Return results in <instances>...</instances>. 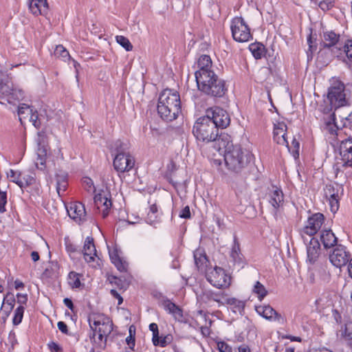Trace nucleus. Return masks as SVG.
<instances>
[{"label": "nucleus", "instance_id": "ea45409f", "mask_svg": "<svg viewBox=\"0 0 352 352\" xmlns=\"http://www.w3.org/2000/svg\"><path fill=\"white\" fill-rule=\"evenodd\" d=\"M24 311L25 307L23 305H19L14 310V316L12 318V323L14 325H18L21 322L23 317Z\"/></svg>", "mask_w": 352, "mask_h": 352}, {"label": "nucleus", "instance_id": "4468645a", "mask_svg": "<svg viewBox=\"0 0 352 352\" xmlns=\"http://www.w3.org/2000/svg\"><path fill=\"white\" fill-rule=\"evenodd\" d=\"M0 92L6 98L9 104H15L24 98V93L22 89L16 87H10L9 85L3 83L1 80Z\"/></svg>", "mask_w": 352, "mask_h": 352}, {"label": "nucleus", "instance_id": "7c9ffc66", "mask_svg": "<svg viewBox=\"0 0 352 352\" xmlns=\"http://www.w3.org/2000/svg\"><path fill=\"white\" fill-rule=\"evenodd\" d=\"M47 151L45 147L41 146L38 143V148L37 151V157L36 159L35 165L38 169L41 170L45 168Z\"/></svg>", "mask_w": 352, "mask_h": 352}, {"label": "nucleus", "instance_id": "603ef678", "mask_svg": "<svg viewBox=\"0 0 352 352\" xmlns=\"http://www.w3.org/2000/svg\"><path fill=\"white\" fill-rule=\"evenodd\" d=\"M55 54L60 55L63 58H65L69 56V52L63 45H58L55 50Z\"/></svg>", "mask_w": 352, "mask_h": 352}, {"label": "nucleus", "instance_id": "9d476101", "mask_svg": "<svg viewBox=\"0 0 352 352\" xmlns=\"http://www.w3.org/2000/svg\"><path fill=\"white\" fill-rule=\"evenodd\" d=\"M333 166L336 177L342 167L352 166V140H342L340 145V158Z\"/></svg>", "mask_w": 352, "mask_h": 352}, {"label": "nucleus", "instance_id": "6ab92c4d", "mask_svg": "<svg viewBox=\"0 0 352 352\" xmlns=\"http://www.w3.org/2000/svg\"><path fill=\"white\" fill-rule=\"evenodd\" d=\"M255 310L259 316L269 321L278 322L279 324H283L285 322L284 318L270 305L256 306Z\"/></svg>", "mask_w": 352, "mask_h": 352}, {"label": "nucleus", "instance_id": "c85d7f7f", "mask_svg": "<svg viewBox=\"0 0 352 352\" xmlns=\"http://www.w3.org/2000/svg\"><path fill=\"white\" fill-rule=\"evenodd\" d=\"M109 254L112 263L114 264L120 272L126 270L127 263L120 256L119 251L116 248L109 249Z\"/></svg>", "mask_w": 352, "mask_h": 352}, {"label": "nucleus", "instance_id": "680f3d73", "mask_svg": "<svg viewBox=\"0 0 352 352\" xmlns=\"http://www.w3.org/2000/svg\"><path fill=\"white\" fill-rule=\"evenodd\" d=\"M16 298L18 303L20 304V305H24L26 304L28 301V295L27 294H16Z\"/></svg>", "mask_w": 352, "mask_h": 352}, {"label": "nucleus", "instance_id": "49530a36", "mask_svg": "<svg viewBox=\"0 0 352 352\" xmlns=\"http://www.w3.org/2000/svg\"><path fill=\"white\" fill-rule=\"evenodd\" d=\"M160 221V214H154L148 212L147 217L146 218V221L147 223L155 226L157 223H158Z\"/></svg>", "mask_w": 352, "mask_h": 352}, {"label": "nucleus", "instance_id": "864d4df0", "mask_svg": "<svg viewBox=\"0 0 352 352\" xmlns=\"http://www.w3.org/2000/svg\"><path fill=\"white\" fill-rule=\"evenodd\" d=\"M344 52L349 59H352V40H348L344 44Z\"/></svg>", "mask_w": 352, "mask_h": 352}, {"label": "nucleus", "instance_id": "393cba45", "mask_svg": "<svg viewBox=\"0 0 352 352\" xmlns=\"http://www.w3.org/2000/svg\"><path fill=\"white\" fill-rule=\"evenodd\" d=\"M198 70L195 72V76L199 77L201 75L214 72L212 69V60L209 56L201 55L197 60Z\"/></svg>", "mask_w": 352, "mask_h": 352}, {"label": "nucleus", "instance_id": "aec40b11", "mask_svg": "<svg viewBox=\"0 0 352 352\" xmlns=\"http://www.w3.org/2000/svg\"><path fill=\"white\" fill-rule=\"evenodd\" d=\"M305 243L307 245V261L309 263L314 264L316 262L320 256V243L318 241V239L316 237L310 238L309 243H307L306 242Z\"/></svg>", "mask_w": 352, "mask_h": 352}, {"label": "nucleus", "instance_id": "e2e57ef3", "mask_svg": "<svg viewBox=\"0 0 352 352\" xmlns=\"http://www.w3.org/2000/svg\"><path fill=\"white\" fill-rule=\"evenodd\" d=\"M126 342L128 344V346H129V348L133 350L134 346H135V336H128L126 338Z\"/></svg>", "mask_w": 352, "mask_h": 352}, {"label": "nucleus", "instance_id": "de8ad7c7", "mask_svg": "<svg viewBox=\"0 0 352 352\" xmlns=\"http://www.w3.org/2000/svg\"><path fill=\"white\" fill-rule=\"evenodd\" d=\"M28 118H29L30 122H31L36 128L38 129L40 127L41 122L38 120V116L36 111H34L32 109V112L29 114Z\"/></svg>", "mask_w": 352, "mask_h": 352}, {"label": "nucleus", "instance_id": "bf43d9fd", "mask_svg": "<svg viewBox=\"0 0 352 352\" xmlns=\"http://www.w3.org/2000/svg\"><path fill=\"white\" fill-rule=\"evenodd\" d=\"M283 339L289 340L291 342H301L302 338L300 336H295L290 334H284L281 336Z\"/></svg>", "mask_w": 352, "mask_h": 352}, {"label": "nucleus", "instance_id": "09e8293b", "mask_svg": "<svg viewBox=\"0 0 352 352\" xmlns=\"http://www.w3.org/2000/svg\"><path fill=\"white\" fill-rule=\"evenodd\" d=\"M7 203V195L6 192L0 190V212L6 211V204Z\"/></svg>", "mask_w": 352, "mask_h": 352}, {"label": "nucleus", "instance_id": "13d9d810", "mask_svg": "<svg viewBox=\"0 0 352 352\" xmlns=\"http://www.w3.org/2000/svg\"><path fill=\"white\" fill-rule=\"evenodd\" d=\"M180 218L189 219L190 218V210L188 206H185L179 214Z\"/></svg>", "mask_w": 352, "mask_h": 352}, {"label": "nucleus", "instance_id": "c03bdc74", "mask_svg": "<svg viewBox=\"0 0 352 352\" xmlns=\"http://www.w3.org/2000/svg\"><path fill=\"white\" fill-rule=\"evenodd\" d=\"M65 248L72 258H74L76 254H80L78 247L71 243L69 241L65 239Z\"/></svg>", "mask_w": 352, "mask_h": 352}, {"label": "nucleus", "instance_id": "412c9836", "mask_svg": "<svg viewBox=\"0 0 352 352\" xmlns=\"http://www.w3.org/2000/svg\"><path fill=\"white\" fill-rule=\"evenodd\" d=\"M82 254L85 261L87 263H94L96 258H98L96 246L94 243V239L90 236H87L85 239Z\"/></svg>", "mask_w": 352, "mask_h": 352}, {"label": "nucleus", "instance_id": "3c124183", "mask_svg": "<svg viewBox=\"0 0 352 352\" xmlns=\"http://www.w3.org/2000/svg\"><path fill=\"white\" fill-rule=\"evenodd\" d=\"M307 317L300 312H296L294 317V322L296 324H302L303 325L304 321L307 320Z\"/></svg>", "mask_w": 352, "mask_h": 352}, {"label": "nucleus", "instance_id": "c756f323", "mask_svg": "<svg viewBox=\"0 0 352 352\" xmlns=\"http://www.w3.org/2000/svg\"><path fill=\"white\" fill-rule=\"evenodd\" d=\"M226 303L234 314L242 315L245 306V301L235 298H228Z\"/></svg>", "mask_w": 352, "mask_h": 352}, {"label": "nucleus", "instance_id": "1a4fd4ad", "mask_svg": "<svg viewBox=\"0 0 352 352\" xmlns=\"http://www.w3.org/2000/svg\"><path fill=\"white\" fill-rule=\"evenodd\" d=\"M91 331L110 335L113 331V322L107 316L102 314H93L89 318Z\"/></svg>", "mask_w": 352, "mask_h": 352}, {"label": "nucleus", "instance_id": "f03ea898", "mask_svg": "<svg viewBox=\"0 0 352 352\" xmlns=\"http://www.w3.org/2000/svg\"><path fill=\"white\" fill-rule=\"evenodd\" d=\"M157 113L166 121L176 119L181 113L179 94L171 89H164L160 94L157 103Z\"/></svg>", "mask_w": 352, "mask_h": 352}, {"label": "nucleus", "instance_id": "a18cd8bd", "mask_svg": "<svg viewBox=\"0 0 352 352\" xmlns=\"http://www.w3.org/2000/svg\"><path fill=\"white\" fill-rule=\"evenodd\" d=\"M82 184L85 190L88 192L93 193L96 191V188L92 179L88 177H85L82 179Z\"/></svg>", "mask_w": 352, "mask_h": 352}, {"label": "nucleus", "instance_id": "a878e982", "mask_svg": "<svg viewBox=\"0 0 352 352\" xmlns=\"http://www.w3.org/2000/svg\"><path fill=\"white\" fill-rule=\"evenodd\" d=\"M319 236L321 244L325 249L334 247L338 242V238L331 229L322 230Z\"/></svg>", "mask_w": 352, "mask_h": 352}, {"label": "nucleus", "instance_id": "338daca9", "mask_svg": "<svg viewBox=\"0 0 352 352\" xmlns=\"http://www.w3.org/2000/svg\"><path fill=\"white\" fill-rule=\"evenodd\" d=\"M149 330L152 331L153 335L159 333L157 324L154 322L149 324Z\"/></svg>", "mask_w": 352, "mask_h": 352}, {"label": "nucleus", "instance_id": "4c0bfd02", "mask_svg": "<svg viewBox=\"0 0 352 352\" xmlns=\"http://www.w3.org/2000/svg\"><path fill=\"white\" fill-rule=\"evenodd\" d=\"M32 112V107L26 104H21L18 107V115L20 122L22 123L23 120L28 118L29 114Z\"/></svg>", "mask_w": 352, "mask_h": 352}, {"label": "nucleus", "instance_id": "f8f14e48", "mask_svg": "<svg viewBox=\"0 0 352 352\" xmlns=\"http://www.w3.org/2000/svg\"><path fill=\"white\" fill-rule=\"evenodd\" d=\"M206 113V116H209L215 127L218 129L219 128H226L230 124V119L229 115L221 108H211L207 111Z\"/></svg>", "mask_w": 352, "mask_h": 352}, {"label": "nucleus", "instance_id": "f257e3e1", "mask_svg": "<svg viewBox=\"0 0 352 352\" xmlns=\"http://www.w3.org/2000/svg\"><path fill=\"white\" fill-rule=\"evenodd\" d=\"M214 149L223 155L228 170L234 173L241 172L252 160L248 151H243L238 145H234L228 135H221L217 141Z\"/></svg>", "mask_w": 352, "mask_h": 352}, {"label": "nucleus", "instance_id": "4d7b16f0", "mask_svg": "<svg viewBox=\"0 0 352 352\" xmlns=\"http://www.w3.org/2000/svg\"><path fill=\"white\" fill-rule=\"evenodd\" d=\"M217 348L219 352H232L231 347L223 342H218Z\"/></svg>", "mask_w": 352, "mask_h": 352}, {"label": "nucleus", "instance_id": "8fccbe9b", "mask_svg": "<svg viewBox=\"0 0 352 352\" xmlns=\"http://www.w3.org/2000/svg\"><path fill=\"white\" fill-rule=\"evenodd\" d=\"M334 2L331 0H324L320 2L319 7L324 11L329 10L333 7Z\"/></svg>", "mask_w": 352, "mask_h": 352}, {"label": "nucleus", "instance_id": "ddd939ff", "mask_svg": "<svg viewBox=\"0 0 352 352\" xmlns=\"http://www.w3.org/2000/svg\"><path fill=\"white\" fill-rule=\"evenodd\" d=\"M351 254L346 248L342 245H337L329 255L331 263L336 267L340 268L349 263Z\"/></svg>", "mask_w": 352, "mask_h": 352}, {"label": "nucleus", "instance_id": "2eb2a0df", "mask_svg": "<svg viewBox=\"0 0 352 352\" xmlns=\"http://www.w3.org/2000/svg\"><path fill=\"white\" fill-rule=\"evenodd\" d=\"M134 165V158L128 153H119L113 160L114 168L119 173L129 172Z\"/></svg>", "mask_w": 352, "mask_h": 352}, {"label": "nucleus", "instance_id": "052dcab7", "mask_svg": "<svg viewBox=\"0 0 352 352\" xmlns=\"http://www.w3.org/2000/svg\"><path fill=\"white\" fill-rule=\"evenodd\" d=\"M17 173L14 171L13 170H10L9 173H8V177L10 178V179L13 182L21 186L22 182L19 181L16 178Z\"/></svg>", "mask_w": 352, "mask_h": 352}, {"label": "nucleus", "instance_id": "0eeeda50", "mask_svg": "<svg viewBox=\"0 0 352 352\" xmlns=\"http://www.w3.org/2000/svg\"><path fill=\"white\" fill-rule=\"evenodd\" d=\"M207 280L219 289L228 288L231 283V276L226 271L219 267L210 269L206 273Z\"/></svg>", "mask_w": 352, "mask_h": 352}, {"label": "nucleus", "instance_id": "58836bf2", "mask_svg": "<svg viewBox=\"0 0 352 352\" xmlns=\"http://www.w3.org/2000/svg\"><path fill=\"white\" fill-rule=\"evenodd\" d=\"M331 299L329 298V295L322 294L320 298L316 300L317 309L319 310L323 309L325 307L331 305Z\"/></svg>", "mask_w": 352, "mask_h": 352}, {"label": "nucleus", "instance_id": "bb28decb", "mask_svg": "<svg viewBox=\"0 0 352 352\" xmlns=\"http://www.w3.org/2000/svg\"><path fill=\"white\" fill-rule=\"evenodd\" d=\"M230 255L234 263L239 265L244 264L245 258L241 253L239 242L235 236H234Z\"/></svg>", "mask_w": 352, "mask_h": 352}, {"label": "nucleus", "instance_id": "a211bd4d", "mask_svg": "<svg viewBox=\"0 0 352 352\" xmlns=\"http://www.w3.org/2000/svg\"><path fill=\"white\" fill-rule=\"evenodd\" d=\"M94 204L97 208L102 211V215L105 218L108 215L111 206L109 193L104 190L99 191L94 196Z\"/></svg>", "mask_w": 352, "mask_h": 352}, {"label": "nucleus", "instance_id": "72a5a7b5", "mask_svg": "<svg viewBox=\"0 0 352 352\" xmlns=\"http://www.w3.org/2000/svg\"><path fill=\"white\" fill-rule=\"evenodd\" d=\"M252 292L256 296L260 302H261L268 294L265 286L259 281L255 282L252 287Z\"/></svg>", "mask_w": 352, "mask_h": 352}, {"label": "nucleus", "instance_id": "2f4dec72", "mask_svg": "<svg viewBox=\"0 0 352 352\" xmlns=\"http://www.w3.org/2000/svg\"><path fill=\"white\" fill-rule=\"evenodd\" d=\"M56 190L59 196L63 193L67 187V177L65 173H57L56 175Z\"/></svg>", "mask_w": 352, "mask_h": 352}, {"label": "nucleus", "instance_id": "4be33fe9", "mask_svg": "<svg viewBox=\"0 0 352 352\" xmlns=\"http://www.w3.org/2000/svg\"><path fill=\"white\" fill-rule=\"evenodd\" d=\"M287 125L283 122H279L274 124V140L278 144L289 146L288 141L286 138Z\"/></svg>", "mask_w": 352, "mask_h": 352}, {"label": "nucleus", "instance_id": "5701e85b", "mask_svg": "<svg viewBox=\"0 0 352 352\" xmlns=\"http://www.w3.org/2000/svg\"><path fill=\"white\" fill-rule=\"evenodd\" d=\"M162 305L164 310L170 314L175 320L179 322H183L184 320L183 310L174 302L168 299H165L162 301Z\"/></svg>", "mask_w": 352, "mask_h": 352}, {"label": "nucleus", "instance_id": "9b49d317", "mask_svg": "<svg viewBox=\"0 0 352 352\" xmlns=\"http://www.w3.org/2000/svg\"><path fill=\"white\" fill-rule=\"evenodd\" d=\"M324 197L329 203L330 210L336 213L340 206V200L343 195L344 189L339 184H328L324 189Z\"/></svg>", "mask_w": 352, "mask_h": 352}, {"label": "nucleus", "instance_id": "dca6fc26", "mask_svg": "<svg viewBox=\"0 0 352 352\" xmlns=\"http://www.w3.org/2000/svg\"><path fill=\"white\" fill-rule=\"evenodd\" d=\"M266 199L268 203L272 206L276 214L278 209L282 208L284 204L283 192L280 188L276 186H272L271 188H268Z\"/></svg>", "mask_w": 352, "mask_h": 352}, {"label": "nucleus", "instance_id": "473e14b6", "mask_svg": "<svg viewBox=\"0 0 352 352\" xmlns=\"http://www.w3.org/2000/svg\"><path fill=\"white\" fill-rule=\"evenodd\" d=\"M323 38L325 47L334 46L339 41L340 35L333 31H327L323 33Z\"/></svg>", "mask_w": 352, "mask_h": 352}, {"label": "nucleus", "instance_id": "6e6552de", "mask_svg": "<svg viewBox=\"0 0 352 352\" xmlns=\"http://www.w3.org/2000/svg\"><path fill=\"white\" fill-rule=\"evenodd\" d=\"M324 221V217L320 212L313 214L308 218L300 231V234L304 243L308 241L307 237H314V236L321 228Z\"/></svg>", "mask_w": 352, "mask_h": 352}, {"label": "nucleus", "instance_id": "20e7f679", "mask_svg": "<svg viewBox=\"0 0 352 352\" xmlns=\"http://www.w3.org/2000/svg\"><path fill=\"white\" fill-rule=\"evenodd\" d=\"M192 132L197 140L204 142H214V147L219 135V129L215 127L212 120L209 116L200 117L197 120L194 126Z\"/></svg>", "mask_w": 352, "mask_h": 352}, {"label": "nucleus", "instance_id": "e433bc0d", "mask_svg": "<svg viewBox=\"0 0 352 352\" xmlns=\"http://www.w3.org/2000/svg\"><path fill=\"white\" fill-rule=\"evenodd\" d=\"M81 275L75 272H70L68 274L67 282L72 289H77L81 286L80 277Z\"/></svg>", "mask_w": 352, "mask_h": 352}, {"label": "nucleus", "instance_id": "cd10ccee", "mask_svg": "<svg viewBox=\"0 0 352 352\" xmlns=\"http://www.w3.org/2000/svg\"><path fill=\"white\" fill-rule=\"evenodd\" d=\"M109 335L103 334L102 333H98L92 331L90 334V340L93 344V346L98 349H104L107 346V338Z\"/></svg>", "mask_w": 352, "mask_h": 352}, {"label": "nucleus", "instance_id": "79ce46f5", "mask_svg": "<svg viewBox=\"0 0 352 352\" xmlns=\"http://www.w3.org/2000/svg\"><path fill=\"white\" fill-rule=\"evenodd\" d=\"M15 298L13 294H8L3 298L1 308L12 310L14 307Z\"/></svg>", "mask_w": 352, "mask_h": 352}, {"label": "nucleus", "instance_id": "39448f33", "mask_svg": "<svg viewBox=\"0 0 352 352\" xmlns=\"http://www.w3.org/2000/svg\"><path fill=\"white\" fill-rule=\"evenodd\" d=\"M327 98L332 108L338 109L349 104V99L344 83L338 78L330 80Z\"/></svg>", "mask_w": 352, "mask_h": 352}, {"label": "nucleus", "instance_id": "0e129e2a", "mask_svg": "<svg viewBox=\"0 0 352 352\" xmlns=\"http://www.w3.org/2000/svg\"><path fill=\"white\" fill-rule=\"evenodd\" d=\"M58 329L63 333H67V324L62 321H60L57 324Z\"/></svg>", "mask_w": 352, "mask_h": 352}, {"label": "nucleus", "instance_id": "37998d69", "mask_svg": "<svg viewBox=\"0 0 352 352\" xmlns=\"http://www.w3.org/2000/svg\"><path fill=\"white\" fill-rule=\"evenodd\" d=\"M116 41L118 44H120L123 48H124L127 52L131 51L133 49V45L130 43L129 40L124 36H116Z\"/></svg>", "mask_w": 352, "mask_h": 352}, {"label": "nucleus", "instance_id": "a19ab883", "mask_svg": "<svg viewBox=\"0 0 352 352\" xmlns=\"http://www.w3.org/2000/svg\"><path fill=\"white\" fill-rule=\"evenodd\" d=\"M340 335L346 340H352V324H346L342 326Z\"/></svg>", "mask_w": 352, "mask_h": 352}, {"label": "nucleus", "instance_id": "6e6d98bb", "mask_svg": "<svg viewBox=\"0 0 352 352\" xmlns=\"http://www.w3.org/2000/svg\"><path fill=\"white\" fill-rule=\"evenodd\" d=\"M47 346L50 352H63L62 347L55 342H50Z\"/></svg>", "mask_w": 352, "mask_h": 352}, {"label": "nucleus", "instance_id": "f704fd0d", "mask_svg": "<svg viewBox=\"0 0 352 352\" xmlns=\"http://www.w3.org/2000/svg\"><path fill=\"white\" fill-rule=\"evenodd\" d=\"M249 50L256 59L261 58L265 54V47L259 43L250 44Z\"/></svg>", "mask_w": 352, "mask_h": 352}, {"label": "nucleus", "instance_id": "7ed1b4c3", "mask_svg": "<svg viewBox=\"0 0 352 352\" xmlns=\"http://www.w3.org/2000/svg\"><path fill=\"white\" fill-rule=\"evenodd\" d=\"M195 80L198 89L208 96L222 97L226 91L225 81L220 79L214 72L196 76Z\"/></svg>", "mask_w": 352, "mask_h": 352}, {"label": "nucleus", "instance_id": "423d86ee", "mask_svg": "<svg viewBox=\"0 0 352 352\" xmlns=\"http://www.w3.org/2000/svg\"><path fill=\"white\" fill-rule=\"evenodd\" d=\"M230 28L232 37L237 42H248L252 38L250 28L241 16L232 20Z\"/></svg>", "mask_w": 352, "mask_h": 352}, {"label": "nucleus", "instance_id": "c9c22d12", "mask_svg": "<svg viewBox=\"0 0 352 352\" xmlns=\"http://www.w3.org/2000/svg\"><path fill=\"white\" fill-rule=\"evenodd\" d=\"M195 263L199 270H203L206 262L207 258L201 250H197L194 252Z\"/></svg>", "mask_w": 352, "mask_h": 352}, {"label": "nucleus", "instance_id": "774afa93", "mask_svg": "<svg viewBox=\"0 0 352 352\" xmlns=\"http://www.w3.org/2000/svg\"><path fill=\"white\" fill-rule=\"evenodd\" d=\"M308 352H333L327 348L312 349Z\"/></svg>", "mask_w": 352, "mask_h": 352}, {"label": "nucleus", "instance_id": "f3484780", "mask_svg": "<svg viewBox=\"0 0 352 352\" xmlns=\"http://www.w3.org/2000/svg\"><path fill=\"white\" fill-rule=\"evenodd\" d=\"M69 217L76 223H80L86 219V210L84 204L79 201L70 203L66 206Z\"/></svg>", "mask_w": 352, "mask_h": 352}, {"label": "nucleus", "instance_id": "69168bd1", "mask_svg": "<svg viewBox=\"0 0 352 352\" xmlns=\"http://www.w3.org/2000/svg\"><path fill=\"white\" fill-rule=\"evenodd\" d=\"M64 305L71 311H74V306L71 299L66 298L63 300Z\"/></svg>", "mask_w": 352, "mask_h": 352}, {"label": "nucleus", "instance_id": "5fc2aeb1", "mask_svg": "<svg viewBox=\"0 0 352 352\" xmlns=\"http://www.w3.org/2000/svg\"><path fill=\"white\" fill-rule=\"evenodd\" d=\"M341 122H343V126L347 127L352 124V112L348 114L346 116H339Z\"/></svg>", "mask_w": 352, "mask_h": 352}, {"label": "nucleus", "instance_id": "b1692460", "mask_svg": "<svg viewBox=\"0 0 352 352\" xmlns=\"http://www.w3.org/2000/svg\"><path fill=\"white\" fill-rule=\"evenodd\" d=\"M29 10L34 16H46L49 6L47 0H29Z\"/></svg>", "mask_w": 352, "mask_h": 352}]
</instances>
